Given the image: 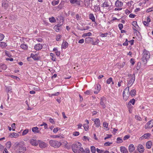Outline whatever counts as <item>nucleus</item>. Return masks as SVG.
I'll return each mask as SVG.
<instances>
[{
  "label": "nucleus",
  "mask_w": 153,
  "mask_h": 153,
  "mask_svg": "<svg viewBox=\"0 0 153 153\" xmlns=\"http://www.w3.org/2000/svg\"><path fill=\"white\" fill-rule=\"evenodd\" d=\"M81 147L82 144L79 142L73 144L71 146L72 150L75 153H84L85 150Z\"/></svg>",
  "instance_id": "obj_1"
},
{
  "label": "nucleus",
  "mask_w": 153,
  "mask_h": 153,
  "mask_svg": "<svg viewBox=\"0 0 153 153\" xmlns=\"http://www.w3.org/2000/svg\"><path fill=\"white\" fill-rule=\"evenodd\" d=\"M150 53L149 52L144 49L143 51L142 60L144 64L147 63V60L149 58Z\"/></svg>",
  "instance_id": "obj_2"
},
{
  "label": "nucleus",
  "mask_w": 153,
  "mask_h": 153,
  "mask_svg": "<svg viewBox=\"0 0 153 153\" xmlns=\"http://www.w3.org/2000/svg\"><path fill=\"white\" fill-rule=\"evenodd\" d=\"M69 1L72 6L77 7L81 6V4L83 3L80 0H70Z\"/></svg>",
  "instance_id": "obj_3"
},
{
  "label": "nucleus",
  "mask_w": 153,
  "mask_h": 153,
  "mask_svg": "<svg viewBox=\"0 0 153 153\" xmlns=\"http://www.w3.org/2000/svg\"><path fill=\"white\" fill-rule=\"evenodd\" d=\"M49 143L51 146L55 148H58L61 145V143L60 142L52 140H50Z\"/></svg>",
  "instance_id": "obj_4"
},
{
  "label": "nucleus",
  "mask_w": 153,
  "mask_h": 153,
  "mask_svg": "<svg viewBox=\"0 0 153 153\" xmlns=\"http://www.w3.org/2000/svg\"><path fill=\"white\" fill-rule=\"evenodd\" d=\"M128 76L131 78L128 83V86H131L135 80V74H133L132 75L130 74L128 75Z\"/></svg>",
  "instance_id": "obj_5"
},
{
  "label": "nucleus",
  "mask_w": 153,
  "mask_h": 153,
  "mask_svg": "<svg viewBox=\"0 0 153 153\" xmlns=\"http://www.w3.org/2000/svg\"><path fill=\"white\" fill-rule=\"evenodd\" d=\"M15 144H16V148L19 149V152L26 150V148L25 147L23 146L22 143H16Z\"/></svg>",
  "instance_id": "obj_6"
},
{
  "label": "nucleus",
  "mask_w": 153,
  "mask_h": 153,
  "mask_svg": "<svg viewBox=\"0 0 153 153\" xmlns=\"http://www.w3.org/2000/svg\"><path fill=\"white\" fill-rule=\"evenodd\" d=\"M112 5V3L109 0H105L102 4V7H103L110 8Z\"/></svg>",
  "instance_id": "obj_7"
},
{
  "label": "nucleus",
  "mask_w": 153,
  "mask_h": 153,
  "mask_svg": "<svg viewBox=\"0 0 153 153\" xmlns=\"http://www.w3.org/2000/svg\"><path fill=\"white\" fill-rule=\"evenodd\" d=\"M93 0H85L84 3L85 5L88 7H92V1Z\"/></svg>",
  "instance_id": "obj_8"
},
{
  "label": "nucleus",
  "mask_w": 153,
  "mask_h": 153,
  "mask_svg": "<svg viewBox=\"0 0 153 153\" xmlns=\"http://www.w3.org/2000/svg\"><path fill=\"white\" fill-rule=\"evenodd\" d=\"M106 102V99L104 97L101 98L100 104L102 106V108L103 109L105 108L106 107V106L105 105Z\"/></svg>",
  "instance_id": "obj_9"
},
{
  "label": "nucleus",
  "mask_w": 153,
  "mask_h": 153,
  "mask_svg": "<svg viewBox=\"0 0 153 153\" xmlns=\"http://www.w3.org/2000/svg\"><path fill=\"white\" fill-rule=\"evenodd\" d=\"M137 150L140 153H142L144 151V149L143 146L139 144L137 147Z\"/></svg>",
  "instance_id": "obj_10"
},
{
  "label": "nucleus",
  "mask_w": 153,
  "mask_h": 153,
  "mask_svg": "<svg viewBox=\"0 0 153 153\" xmlns=\"http://www.w3.org/2000/svg\"><path fill=\"white\" fill-rule=\"evenodd\" d=\"M30 142L32 145L37 146L38 145L39 142H38V141H37L36 140L31 139L30 140Z\"/></svg>",
  "instance_id": "obj_11"
},
{
  "label": "nucleus",
  "mask_w": 153,
  "mask_h": 153,
  "mask_svg": "<svg viewBox=\"0 0 153 153\" xmlns=\"http://www.w3.org/2000/svg\"><path fill=\"white\" fill-rule=\"evenodd\" d=\"M115 5L117 7H121L123 5V3L119 0H117L115 2Z\"/></svg>",
  "instance_id": "obj_12"
},
{
  "label": "nucleus",
  "mask_w": 153,
  "mask_h": 153,
  "mask_svg": "<svg viewBox=\"0 0 153 153\" xmlns=\"http://www.w3.org/2000/svg\"><path fill=\"white\" fill-rule=\"evenodd\" d=\"M42 44L39 43L36 45L34 47V48L36 50L38 51L42 48Z\"/></svg>",
  "instance_id": "obj_13"
},
{
  "label": "nucleus",
  "mask_w": 153,
  "mask_h": 153,
  "mask_svg": "<svg viewBox=\"0 0 153 153\" xmlns=\"http://www.w3.org/2000/svg\"><path fill=\"white\" fill-rule=\"evenodd\" d=\"M153 127V124L150 121L148 122L145 125V128L147 129L148 128H151Z\"/></svg>",
  "instance_id": "obj_14"
},
{
  "label": "nucleus",
  "mask_w": 153,
  "mask_h": 153,
  "mask_svg": "<svg viewBox=\"0 0 153 153\" xmlns=\"http://www.w3.org/2000/svg\"><path fill=\"white\" fill-rule=\"evenodd\" d=\"M38 142H39L38 143H39V146L40 148H45L46 147V144L45 142H42L41 141L39 140H38Z\"/></svg>",
  "instance_id": "obj_15"
},
{
  "label": "nucleus",
  "mask_w": 153,
  "mask_h": 153,
  "mask_svg": "<svg viewBox=\"0 0 153 153\" xmlns=\"http://www.w3.org/2000/svg\"><path fill=\"white\" fill-rule=\"evenodd\" d=\"M95 89H97V90H96V91H94V93L95 94H98V92L100 91V88H101L100 85H99L97 84L95 86Z\"/></svg>",
  "instance_id": "obj_16"
},
{
  "label": "nucleus",
  "mask_w": 153,
  "mask_h": 153,
  "mask_svg": "<svg viewBox=\"0 0 153 153\" xmlns=\"http://www.w3.org/2000/svg\"><path fill=\"white\" fill-rule=\"evenodd\" d=\"M91 8L95 12L98 11L100 9L99 5L97 6V5H94L93 7H91Z\"/></svg>",
  "instance_id": "obj_17"
},
{
  "label": "nucleus",
  "mask_w": 153,
  "mask_h": 153,
  "mask_svg": "<svg viewBox=\"0 0 153 153\" xmlns=\"http://www.w3.org/2000/svg\"><path fill=\"white\" fill-rule=\"evenodd\" d=\"M151 134L149 133H147L143 135L141 137H140V138L141 139H146L148 138V137H150Z\"/></svg>",
  "instance_id": "obj_18"
},
{
  "label": "nucleus",
  "mask_w": 153,
  "mask_h": 153,
  "mask_svg": "<svg viewBox=\"0 0 153 153\" xmlns=\"http://www.w3.org/2000/svg\"><path fill=\"white\" fill-rule=\"evenodd\" d=\"M135 150V147L133 144H130L128 146V150L129 152H132Z\"/></svg>",
  "instance_id": "obj_19"
},
{
  "label": "nucleus",
  "mask_w": 153,
  "mask_h": 153,
  "mask_svg": "<svg viewBox=\"0 0 153 153\" xmlns=\"http://www.w3.org/2000/svg\"><path fill=\"white\" fill-rule=\"evenodd\" d=\"M2 6L4 8L6 9L8 7V4L7 3V1L6 0H4L2 2Z\"/></svg>",
  "instance_id": "obj_20"
},
{
  "label": "nucleus",
  "mask_w": 153,
  "mask_h": 153,
  "mask_svg": "<svg viewBox=\"0 0 153 153\" xmlns=\"http://www.w3.org/2000/svg\"><path fill=\"white\" fill-rule=\"evenodd\" d=\"M60 23L58 24L57 25H56L55 26H57V27H58L60 28L61 26H62V24H61V22H63L64 21V20L63 19L64 18L62 16H60Z\"/></svg>",
  "instance_id": "obj_21"
},
{
  "label": "nucleus",
  "mask_w": 153,
  "mask_h": 153,
  "mask_svg": "<svg viewBox=\"0 0 153 153\" xmlns=\"http://www.w3.org/2000/svg\"><path fill=\"white\" fill-rule=\"evenodd\" d=\"M94 122L96 125V127H98L100 126V121L99 119L96 118L94 119Z\"/></svg>",
  "instance_id": "obj_22"
},
{
  "label": "nucleus",
  "mask_w": 153,
  "mask_h": 153,
  "mask_svg": "<svg viewBox=\"0 0 153 153\" xmlns=\"http://www.w3.org/2000/svg\"><path fill=\"white\" fill-rule=\"evenodd\" d=\"M93 41V38L90 37H86L85 39V42L86 43H89Z\"/></svg>",
  "instance_id": "obj_23"
},
{
  "label": "nucleus",
  "mask_w": 153,
  "mask_h": 153,
  "mask_svg": "<svg viewBox=\"0 0 153 153\" xmlns=\"http://www.w3.org/2000/svg\"><path fill=\"white\" fill-rule=\"evenodd\" d=\"M120 150L122 153H128L127 149L125 147L121 146L120 147Z\"/></svg>",
  "instance_id": "obj_24"
},
{
  "label": "nucleus",
  "mask_w": 153,
  "mask_h": 153,
  "mask_svg": "<svg viewBox=\"0 0 153 153\" xmlns=\"http://www.w3.org/2000/svg\"><path fill=\"white\" fill-rule=\"evenodd\" d=\"M89 18L90 19L92 20L93 22H94L97 25V23L95 22V18L92 13H90L89 15Z\"/></svg>",
  "instance_id": "obj_25"
},
{
  "label": "nucleus",
  "mask_w": 153,
  "mask_h": 153,
  "mask_svg": "<svg viewBox=\"0 0 153 153\" xmlns=\"http://www.w3.org/2000/svg\"><path fill=\"white\" fill-rule=\"evenodd\" d=\"M129 93V88L127 87L124 89L123 94L130 95Z\"/></svg>",
  "instance_id": "obj_26"
},
{
  "label": "nucleus",
  "mask_w": 153,
  "mask_h": 153,
  "mask_svg": "<svg viewBox=\"0 0 153 153\" xmlns=\"http://www.w3.org/2000/svg\"><path fill=\"white\" fill-rule=\"evenodd\" d=\"M152 145V143L151 141H149L147 142L146 143V146L147 148L150 149L151 148Z\"/></svg>",
  "instance_id": "obj_27"
},
{
  "label": "nucleus",
  "mask_w": 153,
  "mask_h": 153,
  "mask_svg": "<svg viewBox=\"0 0 153 153\" xmlns=\"http://www.w3.org/2000/svg\"><path fill=\"white\" fill-rule=\"evenodd\" d=\"M62 48L63 49L66 48L68 46V43L66 42H63L62 45Z\"/></svg>",
  "instance_id": "obj_28"
},
{
  "label": "nucleus",
  "mask_w": 153,
  "mask_h": 153,
  "mask_svg": "<svg viewBox=\"0 0 153 153\" xmlns=\"http://www.w3.org/2000/svg\"><path fill=\"white\" fill-rule=\"evenodd\" d=\"M32 131L35 133H39L40 132L39 128L37 127H34L32 128Z\"/></svg>",
  "instance_id": "obj_29"
},
{
  "label": "nucleus",
  "mask_w": 153,
  "mask_h": 153,
  "mask_svg": "<svg viewBox=\"0 0 153 153\" xmlns=\"http://www.w3.org/2000/svg\"><path fill=\"white\" fill-rule=\"evenodd\" d=\"M19 134L17 133L13 132L12 133H10L9 136L11 137H16L18 136Z\"/></svg>",
  "instance_id": "obj_30"
},
{
  "label": "nucleus",
  "mask_w": 153,
  "mask_h": 153,
  "mask_svg": "<svg viewBox=\"0 0 153 153\" xmlns=\"http://www.w3.org/2000/svg\"><path fill=\"white\" fill-rule=\"evenodd\" d=\"M129 93L131 96H133L136 95V91L134 89H133Z\"/></svg>",
  "instance_id": "obj_31"
},
{
  "label": "nucleus",
  "mask_w": 153,
  "mask_h": 153,
  "mask_svg": "<svg viewBox=\"0 0 153 153\" xmlns=\"http://www.w3.org/2000/svg\"><path fill=\"white\" fill-rule=\"evenodd\" d=\"M112 82V84H114V82H113L112 78L111 77H110L106 81V83L107 84H109L110 83Z\"/></svg>",
  "instance_id": "obj_32"
},
{
  "label": "nucleus",
  "mask_w": 153,
  "mask_h": 153,
  "mask_svg": "<svg viewBox=\"0 0 153 153\" xmlns=\"http://www.w3.org/2000/svg\"><path fill=\"white\" fill-rule=\"evenodd\" d=\"M0 68L4 70H5L7 68L6 65L4 64H0Z\"/></svg>",
  "instance_id": "obj_33"
},
{
  "label": "nucleus",
  "mask_w": 153,
  "mask_h": 153,
  "mask_svg": "<svg viewBox=\"0 0 153 153\" xmlns=\"http://www.w3.org/2000/svg\"><path fill=\"white\" fill-rule=\"evenodd\" d=\"M20 47L23 49L25 50L27 49V46L25 44H22L20 45Z\"/></svg>",
  "instance_id": "obj_34"
},
{
  "label": "nucleus",
  "mask_w": 153,
  "mask_h": 153,
  "mask_svg": "<svg viewBox=\"0 0 153 153\" xmlns=\"http://www.w3.org/2000/svg\"><path fill=\"white\" fill-rule=\"evenodd\" d=\"M129 96V95L123 94V99L125 100H126L128 99V97Z\"/></svg>",
  "instance_id": "obj_35"
},
{
  "label": "nucleus",
  "mask_w": 153,
  "mask_h": 153,
  "mask_svg": "<svg viewBox=\"0 0 153 153\" xmlns=\"http://www.w3.org/2000/svg\"><path fill=\"white\" fill-rule=\"evenodd\" d=\"M7 45L6 43L3 42H0V47L2 48H4Z\"/></svg>",
  "instance_id": "obj_36"
},
{
  "label": "nucleus",
  "mask_w": 153,
  "mask_h": 153,
  "mask_svg": "<svg viewBox=\"0 0 153 153\" xmlns=\"http://www.w3.org/2000/svg\"><path fill=\"white\" fill-rule=\"evenodd\" d=\"M108 34V33H100V36L102 37H105L107 36Z\"/></svg>",
  "instance_id": "obj_37"
},
{
  "label": "nucleus",
  "mask_w": 153,
  "mask_h": 153,
  "mask_svg": "<svg viewBox=\"0 0 153 153\" xmlns=\"http://www.w3.org/2000/svg\"><path fill=\"white\" fill-rule=\"evenodd\" d=\"M135 100L134 99H133L132 100H130L129 102L128 103V105H131V103L133 105H134L135 103Z\"/></svg>",
  "instance_id": "obj_38"
},
{
  "label": "nucleus",
  "mask_w": 153,
  "mask_h": 153,
  "mask_svg": "<svg viewBox=\"0 0 153 153\" xmlns=\"http://www.w3.org/2000/svg\"><path fill=\"white\" fill-rule=\"evenodd\" d=\"M83 127L85 131H87L88 130L89 126L88 124H84L83 125Z\"/></svg>",
  "instance_id": "obj_39"
},
{
  "label": "nucleus",
  "mask_w": 153,
  "mask_h": 153,
  "mask_svg": "<svg viewBox=\"0 0 153 153\" xmlns=\"http://www.w3.org/2000/svg\"><path fill=\"white\" fill-rule=\"evenodd\" d=\"M91 152L93 153H95V152L96 149H95V147L94 146H91Z\"/></svg>",
  "instance_id": "obj_40"
},
{
  "label": "nucleus",
  "mask_w": 153,
  "mask_h": 153,
  "mask_svg": "<svg viewBox=\"0 0 153 153\" xmlns=\"http://www.w3.org/2000/svg\"><path fill=\"white\" fill-rule=\"evenodd\" d=\"M117 143H121L123 142V140L120 137H118L117 139Z\"/></svg>",
  "instance_id": "obj_41"
},
{
  "label": "nucleus",
  "mask_w": 153,
  "mask_h": 153,
  "mask_svg": "<svg viewBox=\"0 0 153 153\" xmlns=\"http://www.w3.org/2000/svg\"><path fill=\"white\" fill-rule=\"evenodd\" d=\"M33 58L35 60H37L39 59L40 57L37 56V54H36L34 55Z\"/></svg>",
  "instance_id": "obj_42"
},
{
  "label": "nucleus",
  "mask_w": 153,
  "mask_h": 153,
  "mask_svg": "<svg viewBox=\"0 0 153 153\" xmlns=\"http://www.w3.org/2000/svg\"><path fill=\"white\" fill-rule=\"evenodd\" d=\"M59 1H53L52 2V4L53 6H55L57 4H58L59 3Z\"/></svg>",
  "instance_id": "obj_43"
},
{
  "label": "nucleus",
  "mask_w": 153,
  "mask_h": 153,
  "mask_svg": "<svg viewBox=\"0 0 153 153\" xmlns=\"http://www.w3.org/2000/svg\"><path fill=\"white\" fill-rule=\"evenodd\" d=\"M11 142H10V141L7 142L6 144V147L7 148L9 149L11 146Z\"/></svg>",
  "instance_id": "obj_44"
},
{
  "label": "nucleus",
  "mask_w": 153,
  "mask_h": 153,
  "mask_svg": "<svg viewBox=\"0 0 153 153\" xmlns=\"http://www.w3.org/2000/svg\"><path fill=\"white\" fill-rule=\"evenodd\" d=\"M50 54V56L52 57V60L53 61H55L56 58L54 57V54L53 53H51Z\"/></svg>",
  "instance_id": "obj_45"
},
{
  "label": "nucleus",
  "mask_w": 153,
  "mask_h": 153,
  "mask_svg": "<svg viewBox=\"0 0 153 153\" xmlns=\"http://www.w3.org/2000/svg\"><path fill=\"white\" fill-rule=\"evenodd\" d=\"M29 130L28 129H26L24 130L22 133V135H25L28 132Z\"/></svg>",
  "instance_id": "obj_46"
},
{
  "label": "nucleus",
  "mask_w": 153,
  "mask_h": 153,
  "mask_svg": "<svg viewBox=\"0 0 153 153\" xmlns=\"http://www.w3.org/2000/svg\"><path fill=\"white\" fill-rule=\"evenodd\" d=\"M49 20L51 22H55L56 21L55 19L53 17H52L51 18H49Z\"/></svg>",
  "instance_id": "obj_47"
},
{
  "label": "nucleus",
  "mask_w": 153,
  "mask_h": 153,
  "mask_svg": "<svg viewBox=\"0 0 153 153\" xmlns=\"http://www.w3.org/2000/svg\"><path fill=\"white\" fill-rule=\"evenodd\" d=\"M60 28L57 27V26H54V29L56 31V32H58L60 30Z\"/></svg>",
  "instance_id": "obj_48"
},
{
  "label": "nucleus",
  "mask_w": 153,
  "mask_h": 153,
  "mask_svg": "<svg viewBox=\"0 0 153 153\" xmlns=\"http://www.w3.org/2000/svg\"><path fill=\"white\" fill-rule=\"evenodd\" d=\"M96 150L98 153H103L104 151V150H100L98 148Z\"/></svg>",
  "instance_id": "obj_49"
},
{
  "label": "nucleus",
  "mask_w": 153,
  "mask_h": 153,
  "mask_svg": "<svg viewBox=\"0 0 153 153\" xmlns=\"http://www.w3.org/2000/svg\"><path fill=\"white\" fill-rule=\"evenodd\" d=\"M128 42L127 39H126V41L125 42L123 43V45L124 46H127L128 45Z\"/></svg>",
  "instance_id": "obj_50"
},
{
  "label": "nucleus",
  "mask_w": 153,
  "mask_h": 153,
  "mask_svg": "<svg viewBox=\"0 0 153 153\" xmlns=\"http://www.w3.org/2000/svg\"><path fill=\"white\" fill-rule=\"evenodd\" d=\"M112 143V142H106L104 143V146H109Z\"/></svg>",
  "instance_id": "obj_51"
},
{
  "label": "nucleus",
  "mask_w": 153,
  "mask_h": 153,
  "mask_svg": "<svg viewBox=\"0 0 153 153\" xmlns=\"http://www.w3.org/2000/svg\"><path fill=\"white\" fill-rule=\"evenodd\" d=\"M4 36L2 33H0V41H2L4 38Z\"/></svg>",
  "instance_id": "obj_52"
},
{
  "label": "nucleus",
  "mask_w": 153,
  "mask_h": 153,
  "mask_svg": "<svg viewBox=\"0 0 153 153\" xmlns=\"http://www.w3.org/2000/svg\"><path fill=\"white\" fill-rule=\"evenodd\" d=\"M11 127L12 128V130L13 131H15V123H13L11 125Z\"/></svg>",
  "instance_id": "obj_53"
},
{
  "label": "nucleus",
  "mask_w": 153,
  "mask_h": 153,
  "mask_svg": "<svg viewBox=\"0 0 153 153\" xmlns=\"http://www.w3.org/2000/svg\"><path fill=\"white\" fill-rule=\"evenodd\" d=\"M118 26L120 30H121L123 28V25L122 24H119Z\"/></svg>",
  "instance_id": "obj_54"
},
{
  "label": "nucleus",
  "mask_w": 153,
  "mask_h": 153,
  "mask_svg": "<svg viewBox=\"0 0 153 153\" xmlns=\"http://www.w3.org/2000/svg\"><path fill=\"white\" fill-rule=\"evenodd\" d=\"M135 118L137 120L141 121V118L138 115L135 116Z\"/></svg>",
  "instance_id": "obj_55"
},
{
  "label": "nucleus",
  "mask_w": 153,
  "mask_h": 153,
  "mask_svg": "<svg viewBox=\"0 0 153 153\" xmlns=\"http://www.w3.org/2000/svg\"><path fill=\"white\" fill-rule=\"evenodd\" d=\"M61 36L59 34L56 36V40L57 41H59L60 39Z\"/></svg>",
  "instance_id": "obj_56"
},
{
  "label": "nucleus",
  "mask_w": 153,
  "mask_h": 153,
  "mask_svg": "<svg viewBox=\"0 0 153 153\" xmlns=\"http://www.w3.org/2000/svg\"><path fill=\"white\" fill-rule=\"evenodd\" d=\"M79 133L78 131H75L73 133V135L74 136H77L79 135Z\"/></svg>",
  "instance_id": "obj_57"
},
{
  "label": "nucleus",
  "mask_w": 153,
  "mask_h": 153,
  "mask_svg": "<svg viewBox=\"0 0 153 153\" xmlns=\"http://www.w3.org/2000/svg\"><path fill=\"white\" fill-rule=\"evenodd\" d=\"M81 17L79 16V14H77L76 16V18L77 20H79L81 19Z\"/></svg>",
  "instance_id": "obj_58"
},
{
  "label": "nucleus",
  "mask_w": 153,
  "mask_h": 153,
  "mask_svg": "<svg viewBox=\"0 0 153 153\" xmlns=\"http://www.w3.org/2000/svg\"><path fill=\"white\" fill-rule=\"evenodd\" d=\"M130 136L128 135H127L124 136L123 138V140H126L128 139L130 137Z\"/></svg>",
  "instance_id": "obj_59"
},
{
  "label": "nucleus",
  "mask_w": 153,
  "mask_h": 153,
  "mask_svg": "<svg viewBox=\"0 0 153 153\" xmlns=\"http://www.w3.org/2000/svg\"><path fill=\"white\" fill-rule=\"evenodd\" d=\"M136 16V15L133 14L132 13H131L129 15V17L132 18H134Z\"/></svg>",
  "instance_id": "obj_60"
},
{
  "label": "nucleus",
  "mask_w": 153,
  "mask_h": 153,
  "mask_svg": "<svg viewBox=\"0 0 153 153\" xmlns=\"http://www.w3.org/2000/svg\"><path fill=\"white\" fill-rule=\"evenodd\" d=\"M152 11H153V7L147 9L146 10V12L149 13Z\"/></svg>",
  "instance_id": "obj_61"
},
{
  "label": "nucleus",
  "mask_w": 153,
  "mask_h": 153,
  "mask_svg": "<svg viewBox=\"0 0 153 153\" xmlns=\"http://www.w3.org/2000/svg\"><path fill=\"white\" fill-rule=\"evenodd\" d=\"M103 126L105 127H106V128H108V124L106 122H104L103 123Z\"/></svg>",
  "instance_id": "obj_62"
},
{
  "label": "nucleus",
  "mask_w": 153,
  "mask_h": 153,
  "mask_svg": "<svg viewBox=\"0 0 153 153\" xmlns=\"http://www.w3.org/2000/svg\"><path fill=\"white\" fill-rule=\"evenodd\" d=\"M143 23L144 25L148 26L149 25V24L148 22L147 21H144L143 22Z\"/></svg>",
  "instance_id": "obj_63"
},
{
  "label": "nucleus",
  "mask_w": 153,
  "mask_h": 153,
  "mask_svg": "<svg viewBox=\"0 0 153 153\" xmlns=\"http://www.w3.org/2000/svg\"><path fill=\"white\" fill-rule=\"evenodd\" d=\"M58 131V128H54L53 130V132L54 133H56Z\"/></svg>",
  "instance_id": "obj_64"
}]
</instances>
